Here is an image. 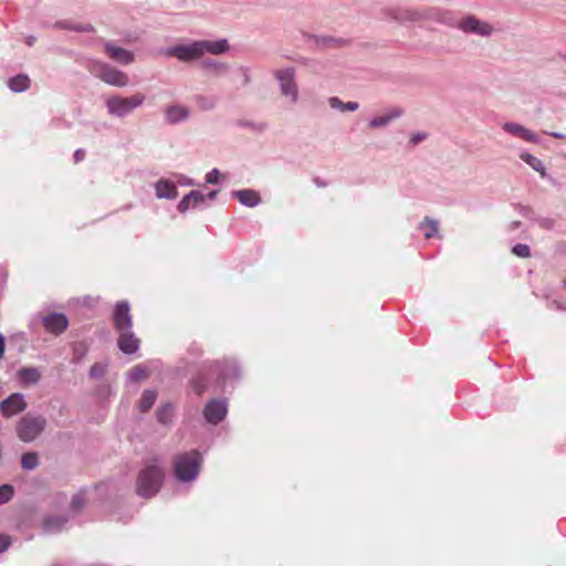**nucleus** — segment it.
I'll list each match as a JSON object with an SVG mask.
<instances>
[{"label": "nucleus", "instance_id": "nucleus-42", "mask_svg": "<svg viewBox=\"0 0 566 566\" xmlns=\"http://www.w3.org/2000/svg\"><path fill=\"white\" fill-rule=\"evenodd\" d=\"M427 138L424 133H416L411 136L410 143L415 146Z\"/></svg>", "mask_w": 566, "mask_h": 566}, {"label": "nucleus", "instance_id": "nucleus-31", "mask_svg": "<svg viewBox=\"0 0 566 566\" xmlns=\"http://www.w3.org/2000/svg\"><path fill=\"white\" fill-rule=\"evenodd\" d=\"M149 376V370L146 366L137 365L130 370V378L134 381H143Z\"/></svg>", "mask_w": 566, "mask_h": 566}, {"label": "nucleus", "instance_id": "nucleus-12", "mask_svg": "<svg viewBox=\"0 0 566 566\" xmlns=\"http://www.w3.org/2000/svg\"><path fill=\"white\" fill-rule=\"evenodd\" d=\"M42 324L49 333L60 335L67 328L69 319L64 314L51 313L43 316Z\"/></svg>", "mask_w": 566, "mask_h": 566}, {"label": "nucleus", "instance_id": "nucleus-37", "mask_svg": "<svg viewBox=\"0 0 566 566\" xmlns=\"http://www.w3.org/2000/svg\"><path fill=\"white\" fill-rule=\"evenodd\" d=\"M85 504V499L82 494H76L73 496L71 506L73 510H80Z\"/></svg>", "mask_w": 566, "mask_h": 566}, {"label": "nucleus", "instance_id": "nucleus-5", "mask_svg": "<svg viewBox=\"0 0 566 566\" xmlns=\"http://www.w3.org/2000/svg\"><path fill=\"white\" fill-rule=\"evenodd\" d=\"M145 101V95L135 94L130 97L112 96L106 101V107L111 115L123 117L140 106Z\"/></svg>", "mask_w": 566, "mask_h": 566}, {"label": "nucleus", "instance_id": "nucleus-4", "mask_svg": "<svg viewBox=\"0 0 566 566\" xmlns=\"http://www.w3.org/2000/svg\"><path fill=\"white\" fill-rule=\"evenodd\" d=\"M45 426L44 417L27 413L17 422L15 432L21 441L32 442L44 431Z\"/></svg>", "mask_w": 566, "mask_h": 566}, {"label": "nucleus", "instance_id": "nucleus-7", "mask_svg": "<svg viewBox=\"0 0 566 566\" xmlns=\"http://www.w3.org/2000/svg\"><path fill=\"white\" fill-rule=\"evenodd\" d=\"M458 28L464 33H474L481 36H489L493 32V27L490 23L479 20L474 15L462 18L458 23Z\"/></svg>", "mask_w": 566, "mask_h": 566}, {"label": "nucleus", "instance_id": "nucleus-46", "mask_svg": "<svg viewBox=\"0 0 566 566\" xmlns=\"http://www.w3.org/2000/svg\"><path fill=\"white\" fill-rule=\"evenodd\" d=\"M547 134L557 139H566V134H564V133L552 132V133H547Z\"/></svg>", "mask_w": 566, "mask_h": 566}, {"label": "nucleus", "instance_id": "nucleus-17", "mask_svg": "<svg viewBox=\"0 0 566 566\" xmlns=\"http://www.w3.org/2000/svg\"><path fill=\"white\" fill-rule=\"evenodd\" d=\"M503 129L514 136H517L526 142H536V136L531 130L526 129L524 126L515 123H505L503 125Z\"/></svg>", "mask_w": 566, "mask_h": 566}, {"label": "nucleus", "instance_id": "nucleus-9", "mask_svg": "<svg viewBox=\"0 0 566 566\" xmlns=\"http://www.w3.org/2000/svg\"><path fill=\"white\" fill-rule=\"evenodd\" d=\"M385 14L399 23L420 22L419 8L392 7L387 8Z\"/></svg>", "mask_w": 566, "mask_h": 566}, {"label": "nucleus", "instance_id": "nucleus-10", "mask_svg": "<svg viewBox=\"0 0 566 566\" xmlns=\"http://www.w3.org/2000/svg\"><path fill=\"white\" fill-rule=\"evenodd\" d=\"M129 304L126 301L118 302L115 306L113 321L115 328L120 331L132 329L133 322Z\"/></svg>", "mask_w": 566, "mask_h": 566}, {"label": "nucleus", "instance_id": "nucleus-30", "mask_svg": "<svg viewBox=\"0 0 566 566\" xmlns=\"http://www.w3.org/2000/svg\"><path fill=\"white\" fill-rule=\"evenodd\" d=\"M421 228H423L424 237L427 239H430L434 237L438 233V222L430 219L429 217H426L423 221L421 222Z\"/></svg>", "mask_w": 566, "mask_h": 566}, {"label": "nucleus", "instance_id": "nucleus-48", "mask_svg": "<svg viewBox=\"0 0 566 566\" xmlns=\"http://www.w3.org/2000/svg\"><path fill=\"white\" fill-rule=\"evenodd\" d=\"M334 42L337 44V45H343L345 43V41L343 40H334Z\"/></svg>", "mask_w": 566, "mask_h": 566}, {"label": "nucleus", "instance_id": "nucleus-18", "mask_svg": "<svg viewBox=\"0 0 566 566\" xmlns=\"http://www.w3.org/2000/svg\"><path fill=\"white\" fill-rule=\"evenodd\" d=\"M155 189L158 198L175 199L178 195L175 184L166 179L159 180Z\"/></svg>", "mask_w": 566, "mask_h": 566}, {"label": "nucleus", "instance_id": "nucleus-15", "mask_svg": "<svg viewBox=\"0 0 566 566\" xmlns=\"http://www.w3.org/2000/svg\"><path fill=\"white\" fill-rule=\"evenodd\" d=\"M118 337V347L125 354H133L139 347V339L130 332V329L120 331Z\"/></svg>", "mask_w": 566, "mask_h": 566}, {"label": "nucleus", "instance_id": "nucleus-14", "mask_svg": "<svg viewBox=\"0 0 566 566\" xmlns=\"http://www.w3.org/2000/svg\"><path fill=\"white\" fill-rule=\"evenodd\" d=\"M105 53L114 61L122 64H129L134 61V54L125 49L118 48L113 43H106Z\"/></svg>", "mask_w": 566, "mask_h": 566}, {"label": "nucleus", "instance_id": "nucleus-35", "mask_svg": "<svg viewBox=\"0 0 566 566\" xmlns=\"http://www.w3.org/2000/svg\"><path fill=\"white\" fill-rule=\"evenodd\" d=\"M513 253L520 258H528L531 255V250L528 245L520 243L513 248Z\"/></svg>", "mask_w": 566, "mask_h": 566}, {"label": "nucleus", "instance_id": "nucleus-32", "mask_svg": "<svg viewBox=\"0 0 566 566\" xmlns=\"http://www.w3.org/2000/svg\"><path fill=\"white\" fill-rule=\"evenodd\" d=\"M13 496V488L9 484L0 486V504L9 502Z\"/></svg>", "mask_w": 566, "mask_h": 566}, {"label": "nucleus", "instance_id": "nucleus-24", "mask_svg": "<svg viewBox=\"0 0 566 566\" xmlns=\"http://www.w3.org/2000/svg\"><path fill=\"white\" fill-rule=\"evenodd\" d=\"M328 104L332 108L339 109L340 112H355L359 107L356 102L344 103L336 96L329 97Z\"/></svg>", "mask_w": 566, "mask_h": 566}, {"label": "nucleus", "instance_id": "nucleus-3", "mask_svg": "<svg viewBox=\"0 0 566 566\" xmlns=\"http://www.w3.org/2000/svg\"><path fill=\"white\" fill-rule=\"evenodd\" d=\"M201 462V455L197 450L178 454L174 460V473L179 481H192L199 474Z\"/></svg>", "mask_w": 566, "mask_h": 566}, {"label": "nucleus", "instance_id": "nucleus-2", "mask_svg": "<svg viewBox=\"0 0 566 566\" xmlns=\"http://www.w3.org/2000/svg\"><path fill=\"white\" fill-rule=\"evenodd\" d=\"M164 478L165 472L158 461L156 459L148 461L137 476V494L146 499L155 496L163 485Z\"/></svg>", "mask_w": 566, "mask_h": 566}, {"label": "nucleus", "instance_id": "nucleus-34", "mask_svg": "<svg viewBox=\"0 0 566 566\" xmlns=\"http://www.w3.org/2000/svg\"><path fill=\"white\" fill-rule=\"evenodd\" d=\"M106 373V365L97 363L94 364L90 369V376L92 378H101Z\"/></svg>", "mask_w": 566, "mask_h": 566}, {"label": "nucleus", "instance_id": "nucleus-44", "mask_svg": "<svg viewBox=\"0 0 566 566\" xmlns=\"http://www.w3.org/2000/svg\"><path fill=\"white\" fill-rule=\"evenodd\" d=\"M84 156H85V153H84V150H82V149H77V150L74 153V158H75V161H76V163H78V161L83 160Z\"/></svg>", "mask_w": 566, "mask_h": 566}, {"label": "nucleus", "instance_id": "nucleus-1", "mask_svg": "<svg viewBox=\"0 0 566 566\" xmlns=\"http://www.w3.org/2000/svg\"><path fill=\"white\" fill-rule=\"evenodd\" d=\"M228 50L226 40L219 41H196L188 45H176L167 51V54L180 61L190 62L199 59L205 52L221 54Z\"/></svg>", "mask_w": 566, "mask_h": 566}, {"label": "nucleus", "instance_id": "nucleus-41", "mask_svg": "<svg viewBox=\"0 0 566 566\" xmlns=\"http://www.w3.org/2000/svg\"><path fill=\"white\" fill-rule=\"evenodd\" d=\"M219 176H220L219 170L213 169L207 175L206 180L208 184H217L219 181Z\"/></svg>", "mask_w": 566, "mask_h": 566}, {"label": "nucleus", "instance_id": "nucleus-47", "mask_svg": "<svg viewBox=\"0 0 566 566\" xmlns=\"http://www.w3.org/2000/svg\"><path fill=\"white\" fill-rule=\"evenodd\" d=\"M216 195H217L216 191H210L206 197L209 199H213L216 197Z\"/></svg>", "mask_w": 566, "mask_h": 566}, {"label": "nucleus", "instance_id": "nucleus-25", "mask_svg": "<svg viewBox=\"0 0 566 566\" xmlns=\"http://www.w3.org/2000/svg\"><path fill=\"white\" fill-rule=\"evenodd\" d=\"M188 109L182 106H170L166 111L167 120L170 123H176L187 118Z\"/></svg>", "mask_w": 566, "mask_h": 566}, {"label": "nucleus", "instance_id": "nucleus-16", "mask_svg": "<svg viewBox=\"0 0 566 566\" xmlns=\"http://www.w3.org/2000/svg\"><path fill=\"white\" fill-rule=\"evenodd\" d=\"M420 22L424 20H432L440 23L447 22L448 12L434 7L419 8Z\"/></svg>", "mask_w": 566, "mask_h": 566}, {"label": "nucleus", "instance_id": "nucleus-33", "mask_svg": "<svg viewBox=\"0 0 566 566\" xmlns=\"http://www.w3.org/2000/svg\"><path fill=\"white\" fill-rule=\"evenodd\" d=\"M191 387L197 395L201 396L207 389V384L202 377H198L192 380Z\"/></svg>", "mask_w": 566, "mask_h": 566}, {"label": "nucleus", "instance_id": "nucleus-29", "mask_svg": "<svg viewBox=\"0 0 566 566\" xmlns=\"http://www.w3.org/2000/svg\"><path fill=\"white\" fill-rule=\"evenodd\" d=\"M39 464V457L35 452H27L21 458V465L25 470H32Z\"/></svg>", "mask_w": 566, "mask_h": 566}, {"label": "nucleus", "instance_id": "nucleus-27", "mask_svg": "<svg viewBox=\"0 0 566 566\" xmlns=\"http://www.w3.org/2000/svg\"><path fill=\"white\" fill-rule=\"evenodd\" d=\"M157 420L160 423L168 424L172 420L174 408L171 405H163L156 410Z\"/></svg>", "mask_w": 566, "mask_h": 566}, {"label": "nucleus", "instance_id": "nucleus-38", "mask_svg": "<svg viewBox=\"0 0 566 566\" xmlns=\"http://www.w3.org/2000/svg\"><path fill=\"white\" fill-rule=\"evenodd\" d=\"M11 544V538L10 536L8 535H4V534H1L0 535V553L4 552L6 549H8V547L10 546Z\"/></svg>", "mask_w": 566, "mask_h": 566}, {"label": "nucleus", "instance_id": "nucleus-26", "mask_svg": "<svg viewBox=\"0 0 566 566\" xmlns=\"http://www.w3.org/2000/svg\"><path fill=\"white\" fill-rule=\"evenodd\" d=\"M521 159L524 160L528 166H531L534 170L538 171L542 177L545 176V166L541 159L528 153H522L520 155Z\"/></svg>", "mask_w": 566, "mask_h": 566}, {"label": "nucleus", "instance_id": "nucleus-28", "mask_svg": "<svg viewBox=\"0 0 566 566\" xmlns=\"http://www.w3.org/2000/svg\"><path fill=\"white\" fill-rule=\"evenodd\" d=\"M157 394L154 390H145L140 398L139 409L142 412L148 411L155 403Z\"/></svg>", "mask_w": 566, "mask_h": 566}, {"label": "nucleus", "instance_id": "nucleus-45", "mask_svg": "<svg viewBox=\"0 0 566 566\" xmlns=\"http://www.w3.org/2000/svg\"><path fill=\"white\" fill-rule=\"evenodd\" d=\"M6 350L4 337L0 333V359L3 357Z\"/></svg>", "mask_w": 566, "mask_h": 566}, {"label": "nucleus", "instance_id": "nucleus-8", "mask_svg": "<svg viewBox=\"0 0 566 566\" xmlns=\"http://www.w3.org/2000/svg\"><path fill=\"white\" fill-rule=\"evenodd\" d=\"M27 408V402L22 394L15 392L0 402V412L4 418H11Z\"/></svg>", "mask_w": 566, "mask_h": 566}, {"label": "nucleus", "instance_id": "nucleus-6", "mask_svg": "<svg viewBox=\"0 0 566 566\" xmlns=\"http://www.w3.org/2000/svg\"><path fill=\"white\" fill-rule=\"evenodd\" d=\"M92 73L103 82L113 86L123 87L128 84V76L124 72L105 63H94Z\"/></svg>", "mask_w": 566, "mask_h": 566}, {"label": "nucleus", "instance_id": "nucleus-11", "mask_svg": "<svg viewBox=\"0 0 566 566\" xmlns=\"http://www.w3.org/2000/svg\"><path fill=\"white\" fill-rule=\"evenodd\" d=\"M276 77L281 83V91L285 96H290L292 102L297 99V87L294 82V71L292 69L280 70Z\"/></svg>", "mask_w": 566, "mask_h": 566}, {"label": "nucleus", "instance_id": "nucleus-36", "mask_svg": "<svg viewBox=\"0 0 566 566\" xmlns=\"http://www.w3.org/2000/svg\"><path fill=\"white\" fill-rule=\"evenodd\" d=\"M195 196H196V195H187V196H185V197L182 198V200H181V201L179 202V205H178V210H179L180 212H186V211L190 208V206H192L191 200H192V198H193Z\"/></svg>", "mask_w": 566, "mask_h": 566}, {"label": "nucleus", "instance_id": "nucleus-22", "mask_svg": "<svg viewBox=\"0 0 566 566\" xmlns=\"http://www.w3.org/2000/svg\"><path fill=\"white\" fill-rule=\"evenodd\" d=\"M9 87L17 93L23 92L30 86V78L24 74L11 77L8 83Z\"/></svg>", "mask_w": 566, "mask_h": 566}, {"label": "nucleus", "instance_id": "nucleus-20", "mask_svg": "<svg viewBox=\"0 0 566 566\" xmlns=\"http://www.w3.org/2000/svg\"><path fill=\"white\" fill-rule=\"evenodd\" d=\"M235 197L242 205L248 207H255L261 201L259 193L250 189L237 191Z\"/></svg>", "mask_w": 566, "mask_h": 566}, {"label": "nucleus", "instance_id": "nucleus-21", "mask_svg": "<svg viewBox=\"0 0 566 566\" xmlns=\"http://www.w3.org/2000/svg\"><path fill=\"white\" fill-rule=\"evenodd\" d=\"M66 520L62 516H45L42 520V527L45 532H56L62 530Z\"/></svg>", "mask_w": 566, "mask_h": 566}, {"label": "nucleus", "instance_id": "nucleus-13", "mask_svg": "<svg viewBox=\"0 0 566 566\" xmlns=\"http://www.w3.org/2000/svg\"><path fill=\"white\" fill-rule=\"evenodd\" d=\"M203 412L208 422L217 424L223 420L227 413L226 402L218 399H212L206 405Z\"/></svg>", "mask_w": 566, "mask_h": 566}, {"label": "nucleus", "instance_id": "nucleus-39", "mask_svg": "<svg viewBox=\"0 0 566 566\" xmlns=\"http://www.w3.org/2000/svg\"><path fill=\"white\" fill-rule=\"evenodd\" d=\"M71 30L78 31V32H92L94 31V28L92 24H76L70 27Z\"/></svg>", "mask_w": 566, "mask_h": 566}, {"label": "nucleus", "instance_id": "nucleus-23", "mask_svg": "<svg viewBox=\"0 0 566 566\" xmlns=\"http://www.w3.org/2000/svg\"><path fill=\"white\" fill-rule=\"evenodd\" d=\"M18 376L24 385L36 384L41 377L35 368H22L18 371Z\"/></svg>", "mask_w": 566, "mask_h": 566}, {"label": "nucleus", "instance_id": "nucleus-19", "mask_svg": "<svg viewBox=\"0 0 566 566\" xmlns=\"http://www.w3.org/2000/svg\"><path fill=\"white\" fill-rule=\"evenodd\" d=\"M402 109L400 108H394L390 112H388L386 115L378 116L373 118L368 126L370 128H379L388 125L391 120L399 118L402 115Z\"/></svg>", "mask_w": 566, "mask_h": 566}, {"label": "nucleus", "instance_id": "nucleus-43", "mask_svg": "<svg viewBox=\"0 0 566 566\" xmlns=\"http://www.w3.org/2000/svg\"><path fill=\"white\" fill-rule=\"evenodd\" d=\"M198 102L201 103L202 108H209L213 106V102L208 101L206 97H199Z\"/></svg>", "mask_w": 566, "mask_h": 566}, {"label": "nucleus", "instance_id": "nucleus-40", "mask_svg": "<svg viewBox=\"0 0 566 566\" xmlns=\"http://www.w3.org/2000/svg\"><path fill=\"white\" fill-rule=\"evenodd\" d=\"M189 195H196L191 200L193 207L205 202L206 200V196L199 191H191Z\"/></svg>", "mask_w": 566, "mask_h": 566}]
</instances>
